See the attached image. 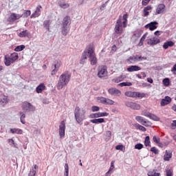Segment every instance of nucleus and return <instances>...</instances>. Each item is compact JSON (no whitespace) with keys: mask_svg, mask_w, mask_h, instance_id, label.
<instances>
[{"mask_svg":"<svg viewBox=\"0 0 176 176\" xmlns=\"http://www.w3.org/2000/svg\"><path fill=\"white\" fill-rule=\"evenodd\" d=\"M99 102H101L102 104H106L107 98H100Z\"/></svg>","mask_w":176,"mask_h":176,"instance_id":"obj_58","label":"nucleus"},{"mask_svg":"<svg viewBox=\"0 0 176 176\" xmlns=\"http://www.w3.org/2000/svg\"><path fill=\"white\" fill-rule=\"evenodd\" d=\"M9 57L14 63H15L16 60H19V54L14 52L12 54H10V55H9Z\"/></svg>","mask_w":176,"mask_h":176,"instance_id":"obj_28","label":"nucleus"},{"mask_svg":"<svg viewBox=\"0 0 176 176\" xmlns=\"http://www.w3.org/2000/svg\"><path fill=\"white\" fill-rule=\"evenodd\" d=\"M14 63L9 56V54H6L4 56V64L6 65V67H10L11 64H13Z\"/></svg>","mask_w":176,"mask_h":176,"instance_id":"obj_17","label":"nucleus"},{"mask_svg":"<svg viewBox=\"0 0 176 176\" xmlns=\"http://www.w3.org/2000/svg\"><path fill=\"white\" fill-rule=\"evenodd\" d=\"M107 105H113L115 104V102L111 99L106 98V103Z\"/></svg>","mask_w":176,"mask_h":176,"instance_id":"obj_48","label":"nucleus"},{"mask_svg":"<svg viewBox=\"0 0 176 176\" xmlns=\"http://www.w3.org/2000/svg\"><path fill=\"white\" fill-rule=\"evenodd\" d=\"M1 102H3V104H8V102H9V99H8L7 96H5L2 100H1Z\"/></svg>","mask_w":176,"mask_h":176,"instance_id":"obj_56","label":"nucleus"},{"mask_svg":"<svg viewBox=\"0 0 176 176\" xmlns=\"http://www.w3.org/2000/svg\"><path fill=\"white\" fill-rule=\"evenodd\" d=\"M124 79H126V76L121 75V76H118V78L113 79V82H114V83H119L120 82H123V80H124Z\"/></svg>","mask_w":176,"mask_h":176,"instance_id":"obj_24","label":"nucleus"},{"mask_svg":"<svg viewBox=\"0 0 176 176\" xmlns=\"http://www.w3.org/2000/svg\"><path fill=\"white\" fill-rule=\"evenodd\" d=\"M41 9H42V6H37L35 12L31 15V18L39 17V16H41Z\"/></svg>","mask_w":176,"mask_h":176,"instance_id":"obj_20","label":"nucleus"},{"mask_svg":"<svg viewBox=\"0 0 176 176\" xmlns=\"http://www.w3.org/2000/svg\"><path fill=\"white\" fill-rule=\"evenodd\" d=\"M72 75L71 72L66 71L60 76L56 85L58 90H61V89L69 83Z\"/></svg>","mask_w":176,"mask_h":176,"instance_id":"obj_1","label":"nucleus"},{"mask_svg":"<svg viewBox=\"0 0 176 176\" xmlns=\"http://www.w3.org/2000/svg\"><path fill=\"white\" fill-rule=\"evenodd\" d=\"M153 142H155V144H159V142H160V138L153 136Z\"/></svg>","mask_w":176,"mask_h":176,"instance_id":"obj_50","label":"nucleus"},{"mask_svg":"<svg viewBox=\"0 0 176 176\" xmlns=\"http://www.w3.org/2000/svg\"><path fill=\"white\" fill-rule=\"evenodd\" d=\"M174 45H175V43L173 42L172 41H167V42L164 43L163 45V47L165 50H167V49H168V47H173V46H174Z\"/></svg>","mask_w":176,"mask_h":176,"instance_id":"obj_25","label":"nucleus"},{"mask_svg":"<svg viewBox=\"0 0 176 176\" xmlns=\"http://www.w3.org/2000/svg\"><path fill=\"white\" fill-rule=\"evenodd\" d=\"M145 116L152 119V120H155V122H159V120H160V118L157 117V116H155V114H146Z\"/></svg>","mask_w":176,"mask_h":176,"instance_id":"obj_30","label":"nucleus"},{"mask_svg":"<svg viewBox=\"0 0 176 176\" xmlns=\"http://www.w3.org/2000/svg\"><path fill=\"white\" fill-rule=\"evenodd\" d=\"M138 127L141 131H146V128H145V126H143L142 125L138 124Z\"/></svg>","mask_w":176,"mask_h":176,"instance_id":"obj_55","label":"nucleus"},{"mask_svg":"<svg viewBox=\"0 0 176 176\" xmlns=\"http://www.w3.org/2000/svg\"><path fill=\"white\" fill-rule=\"evenodd\" d=\"M69 174V168L68 166V164H65V173L64 176H68Z\"/></svg>","mask_w":176,"mask_h":176,"instance_id":"obj_41","label":"nucleus"},{"mask_svg":"<svg viewBox=\"0 0 176 176\" xmlns=\"http://www.w3.org/2000/svg\"><path fill=\"white\" fill-rule=\"evenodd\" d=\"M21 16H22V17H23L24 19L25 17H28V16H31V11L27 10L23 14H21Z\"/></svg>","mask_w":176,"mask_h":176,"instance_id":"obj_45","label":"nucleus"},{"mask_svg":"<svg viewBox=\"0 0 176 176\" xmlns=\"http://www.w3.org/2000/svg\"><path fill=\"white\" fill-rule=\"evenodd\" d=\"M138 97V98H144L145 97V94H141L140 92H135V98Z\"/></svg>","mask_w":176,"mask_h":176,"instance_id":"obj_44","label":"nucleus"},{"mask_svg":"<svg viewBox=\"0 0 176 176\" xmlns=\"http://www.w3.org/2000/svg\"><path fill=\"white\" fill-rule=\"evenodd\" d=\"M157 24H159L157 21H153V22H151L148 24H146L145 26H144V28L146 29H148L150 30V31H155V30H156L157 28Z\"/></svg>","mask_w":176,"mask_h":176,"instance_id":"obj_11","label":"nucleus"},{"mask_svg":"<svg viewBox=\"0 0 176 176\" xmlns=\"http://www.w3.org/2000/svg\"><path fill=\"white\" fill-rule=\"evenodd\" d=\"M128 61H130L131 63H138V55L130 56Z\"/></svg>","mask_w":176,"mask_h":176,"instance_id":"obj_37","label":"nucleus"},{"mask_svg":"<svg viewBox=\"0 0 176 176\" xmlns=\"http://www.w3.org/2000/svg\"><path fill=\"white\" fill-rule=\"evenodd\" d=\"M28 35H30V32L27 30L22 31L18 34L19 38H25V36H28Z\"/></svg>","mask_w":176,"mask_h":176,"instance_id":"obj_34","label":"nucleus"},{"mask_svg":"<svg viewBox=\"0 0 176 176\" xmlns=\"http://www.w3.org/2000/svg\"><path fill=\"white\" fill-rule=\"evenodd\" d=\"M145 60H146V57H144V56H141L138 55V63L139 61H144Z\"/></svg>","mask_w":176,"mask_h":176,"instance_id":"obj_54","label":"nucleus"},{"mask_svg":"<svg viewBox=\"0 0 176 176\" xmlns=\"http://www.w3.org/2000/svg\"><path fill=\"white\" fill-rule=\"evenodd\" d=\"M25 49V45H18L14 49V52H21Z\"/></svg>","mask_w":176,"mask_h":176,"instance_id":"obj_39","label":"nucleus"},{"mask_svg":"<svg viewBox=\"0 0 176 176\" xmlns=\"http://www.w3.org/2000/svg\"><path fill=\"white\" fill-rule=\"evenodd\" d=\"M54 69L51 72L52 76H54V75L58 72V69H60V67H61V60L60 59L56 60L54 62Z\"/></svg>","mask_w":176,"mask_h":176,"instance_id":"obj_7","label":"nucleus"},{"mask_svg":"<svg viewBox=\"0 0 176 176\" xmlns=\"http://www.w3.org/2000/svg\"><path fill=\"white\" fill-rule=\"evenodd\" d=\"M144 146H151V138L149 136H146L145 138Z\"/></svg>","mask_w":176,"mask_h":176,"instance_id":"obj_38","label":"nucleus"},{"mask_svg":"<svg viewBox=\"0 0 176 176\" xmlns=\"http://www.w3.org/2000/svg\"><path fill=\"white\" fill-rule=\"evenodd\" d=\"M23 111L25 112H34L35 111V106L32 105L31 103L28 102H25L23 104Z\"/></svg>","mask_w":176,"mask_h":176,"instance_id":"obj_6","label":"nucleus"},{"mask_svg":"<svg viewBox=\"0 0 176 176\" xmlns=\"http://www.w3.org/2000/svg\"><path fill=\"white\" fill-rule=\"evenodd\" d=\"M59 135L60 138H63L65 135V122L61 121L60 125H59Z\"/></svg>","mask_w":176,"mask_h":176,"instance_id":"obj_10","label":"nucleus"},{"mask_svg":"<svg viewBox=\"0 0 176 176\" xmlns=\"http://www.w3.org/2000/svg\"><path fill=\"white\" fill-rule=\"evenodd\" d=\"M108 91H109V94H111V96H120V94H122V92L120 91V90L113 87L109 89Z\"/></svg>","mask_w":176,"mask_h":176,"instance_id":"obj_15","label":"nucleus"},{"mask_svg":"<svg viewBox=\"0 0 176 176\" xmlns=\"http://www.w3.org/2000/svg\"><path fill=\"white\" fill-rule=\"evenodd\" d=\"M108 115H109V113H107V112H104V113H91L90 115V118L91 119H94V118H104V116H108Z\"/></svg>","mask_w":176,"mask_h":176,"instance_id":"obj_14","label":"nucleus"},{"mask_svg":"<svg viewBox=\"0 0 176 176\" xmlns=\"http://www.w3.org/2000/svg\"><path fill=\"white\" fill-rule=\"evenodd\" d=\"M87 52L91 65H96V64H97V58L96 57V53H94V47H93V45H89L88 46Z\"/></svg>","mask_w":176,"mask_h":176,"instance_id":"obj_3","label":"nucleus"},{"mask_svg":"<svg viewBox=\"0 0 176 176\" xmlns=\"http://www.w3.org/2000/svg\"><path fill=\"white\" fill-rule=\"evenodd\" d=\"M163 83L164 85V86H169L170 85V78H164L163 80Z\"/></svg>","mask_w":176,"mask_h":176,"instance_id":"obj_47","label":"nucleus"},{"mask_svg":"<svg viewBox=\"0 0 176 176\" xmlns=\"http://www.w3.org/2000/svg\"><path fill=\"white\" fill-rule=\"evenodd\" d=\"M148 176H160V173H157L156 170H153V171H150L148 173Z\"/></svg>","mask_w":176,"mask_h":176,"instance_id":"obj_42","label":"nucleus"},{"mask_svg":"<svg viewBox=\"0 0 176 176\" xmlns=\"http://www.w3.org/2000/svg\"><path fill=\"white\" fill-rule=\"evenodd\" d=\"M91 111L92 112H98V111H100V107L98 106H93L91 107Z\"/></svg>","mask_w":176,"mask_h":176,"instance_id":"obj_51","label":"nucleus"},{"mask_svg":"<svg viewBox=\"0 0 176 176\" xmlns=\"http://www.w3.org/2000/svg\"><path fill=\"white\" fill-rule=\"evenodd\" d=\"M172 157H173V153H171V151H170L166 150V153L164 156V160H165V162H168Z\"/></svg>","mask_w":176,"mask_h":176,"instance_id":"obj_23","label":"nucleus"},{"mask_svg":"<svg viewBox=\"0 0 176 176\" xmlns=\"http://www.w3.org/2000/svg\"><path fill=\"white\" fill-rule=\"evenodd\" d=\"M148 36V33L144 34L142 38H140V43L142 44V42H144L145 41V39L146 38V36Z\"/></svg>","mask_w":176,"mask_h":176,"instance_id":"obj_52","label":"nucleus"},{"mask_svg":"<svg viewBox=\"0 0 176 176\" xmlns=\"http://www.w3.org/2000/svg\"><path fill=\"white\" fill-rule=\"evenodd\" d=\"M149 2H151V0H142V5L143 6H146V5H148V3H149Z\"/></svg>","mask_w":176,"mask_h":176,"instance_id":"obj_62","label":"nucleus"},{"mask_svg":"<svg viewBox=\"0 0 176 176\" xmlns=\"http://www.w3.org/2000/svg\"><path fill=\"white\" fill-rule=\"evenodd\" d=\"M166 176H173V172L170 169L166 170Z\"/></svg>","mask_w":176,"mask_h":176,"instance_id":"obj_60","label":"nucleus"},{"mask_svg":"<svg viewBox=\"0 0 176 176\" xmlns=\"http://www.w3.org/2000/svg\"><path fill=\"white\" fill-rule=\"evenodd\" d=\"M109 0L107 1L104 4L100 7V10H104V8H107V5H108Z\"/></svg>","mask_w":176,"mask_h":176,"instance_id":"obj_59","label":"nucleus"},{"mask_svg":"<svg viewBox=\"0 0 176 176\" xmlns=\"http://www.w3.org/2000/svg\"><path fill=\"white\" fill-rule=\"evenodd\" d=\"M91 123H94L95 124H98L100 123H104L105 120L104 118H98L90 120Z\"/></svg>","mask_w":176,"mask_h":176,"instance_id":"obj_33","label":"nucleus"},{"mask_svg":"<svg viewBox=\"0 0 176 176\" xmlns=\"http://www.w3.org/2000/svg\"><path fill=\"white\" fill-rule=\"evenodd\" d=\"M150 151L153 152V153H155V155L159 154V150L155 146L152 147Z\"/></svg>","mask_w":176,"mask_h":176,"instance_id":"obj_49","label":"nucleus"},{"mask_svg":"<svg viewBox=\"0 0 176 176\" xmlns=\"http://www.w3.org/2000/svg\"><path fill=\"white\" fill-rule=\"evenodd\" d=\"M172 101V99L170 96H165L164 98L161 100L160 105L161 107H166V105H168Z\"/></svg>","mask_w":176,"mask_h":176,"instance_id":"obj_13","label":"nucleus"},{"mask_svg":"<svg viewBox=\"0 0 176 176\" xmlns=\"http://www.w3.org/2000/svg\"><path fill=\"white\" fill-rule=\"evenodd\" d=\"M158 144V146H160V148H163V146H167V145H168V144L166 143H161L160 142H159V143H157Z\"/></svg>","mask_w":176,"mask_h":176,"instance_id":"obj_61","label":"nucleus"},{"mask_svg":"<svg viewBox=\"0 0 176 176\" xmlns=\"http://www.w3.org/2000/svg\"><path fill=\"white\" fill-rule=\"evenodd\" d=\"M132 85H133V83L129 82H123L118 85V86H120L121 87H123L124 86H132Z\"/></svg>","mask_w":176,"mask_h":176,"instance_id":"obj_43","label":"nucleus"},{"mask_svg":"<svg viewBox=\"0 0 176 176\" xmlns=\"http://www.w3.org/2000/svg\"><path fill=\"white\" fill-rule=\"evenodd\" d=\"M166 9V6L164 4H159L156 9L157 14H160L164 12Z\"/></svg>","mask_w":176,"mask_h":176,"instance_id":"obj_22","label":"nucleus"},{"mask_svg":"<svg viewBox=\"0 0 176 176\" xmlns=\"http://www.w3.org/2000/svg\"><path fill=\"white\" fill-rule=\"evenodd\" d=\"M98 76L100 79L105 78L108 75V71H107V66H100L98 69Z\"/></svg>","mask_w":176,"mask_h":176,"instance_id":"obj_4","label":"nucleus"},{"mask_svg":"<svg viewBox=\"0 0 176 176\" xmlns=\"http://www.w3.org/2000/svg\"><path fill=\"white\" fill-rule=\"evenodd\" d=\"M20 120L22 124H25V115L23 112H20Z\"/></svg>","mask_w":176,"mask_h":176,"instance_id":"obj_40","label":"nucleus"},{"mask_svg":"<svg viewBox=\"0 0 176 176\" xmlns=\"http://www.w3.org/2000/svg\"><path fill=\"white\" fill-rule=\"evenodd\" d=\"M87 50H89V47H87L83 52L80 58V64H85V63H86V60H87V57H89V52H87Z\"/></svg>","mask_w":176,"mask_h":176,"instance_id":"obj_12","label":"nucleus"},{"mask_svg":"<svg viewBox=\"0 0 176 176\" xmlns=\"http://www.w3.org/2000/svg\"><path fill=\"white\" fill-rule=\"evenodd\" d=\"M125 105L128 108H131V109H133L134 111H140V109H141V106L140 104H137L135 102H126Z\"/></svg>","mask_w":176,"mask_h":176,"instance_id":"obj_8","label":"nucleus"},{"mask_svg":"<svg viewBox=\"0 0 176 176\" xmlns=\"http://www.w3.org/2000/svg\"><path fill=\"white\" fill-rule=\"evenodd\" d=\"M151 9H152V6H147L146 7H145L144 8V10L146 11L151 10Z\"/></svg>","mask_w":176,"mask_h":176,"instance_id":"obj_63","label":"nucleus"},{"mask_svg":"<svg viewBox=\"0 0 176 176\" xmlns=\"http://www.w3.org/2000/svg\"><path fill=\"white\" fill-rule=\"evenodd\" d=\"M124 95L126 97H132L133 98H135V92L134 91H128L125 92Z\"/></svg>","mask_w":176,"mask_h":176,"instance_id":"obj_36","label":"nucleus"},{"mask_svg":"<svg viewBox=\"0 0 176 176\" xmlns=\"http://www.w3.org/2000/svg\"><path fill=\"white\" fill-rule=\"evenodd\" d=\"M143 12L144 17H147V16H149V12L148 11L144 10Z\"/></svg>","mask_w":176,"mask_h":176,"instance_id":"obj_64","label":"nucleus"},{"mask_svg":"<svg viewBox=\"0 0 176 176\" xmlns=\"http://www.w3.org/2000/svg\"><path fill=\"white\" fill-rule=\"evenodd\" d=\"M10 131L12 134H23V130L20 129H10Z\"/></svg>","mask_w":176,"mask_h":176,"instance_id":"obj_35","label":"nucleus"},{"mask_svg":"<svg viewBox=\"0 0 176 176\" xmlns=\"http://www.w3.org/2000/svg\"><path fill=\"white\" fill-rule=\"evenodd\" d=\"M61 32L64 36H67L68 32H69V26H62Z\"/></svg>","mask_w":176,"mask_h":176,"instance_id":"obj_26","label":"nucleus"},{"mask_svg":"<svg viewBox=\"0 0 176 176\" xmlns=\"http://www.w3.org/2000/svg\"><path fill=\"white\" fill-rule=\"evenodd\" d=\"M21 17H23V15H21L20 14L12 13L8 17V21L9 23H14V21H16V20H19V19H21Z\"/></svg>","mask_w":176,"mask_h":176,"instance_id":"obj_9","label":"nucleus"},{"mask_svg":"<svg viewBox=\"0 0 176 176\" xmlns=\"http://www.w3.org/2000/svg\"><path fill=\"white\" fill-rule=\"evenodd\" d=\"M74 118L78 123V124H80L82 121H84L86 119V110L84 109H82L80 111V107H76L74 110Z\"/></svg>","mask_w":176,"mask_h":176,"instance_id":"obj_2","label":"nucleus"},{"mask_svg":"<svg viewBox=\"0 0 176 176\" xmlns=\"http://www.w3.org/2000/svg\"><path fill=\"white\" fill-rule=\"evenodd\" d=\"M142 148H144V144L141 143H138L135 145V149H138V151L142 149Z\"/></svg>","mask_w":176,"mask_h":176,"instance_id":"obj_46","label":"nucleus"},{"mask_svg":"<svg viewBox=\"0 0 176 176\" xmlns=\"http://www.w3.org/2000/svg\"><path fill=\"white\" fill-rule=\"evenodd\" d=\"M36 170H38V166L36 164H34V167L30 170L28 175L35 176V174H36Z\"/></svg>","mask_w":176,"mask_h":176,"instance_id":"obj_27","label":"nucleus"},{"mask_svg":"<svg viewBox=\"0 0 176 176\" xmlns=\"http://www.w3.org/2000/svg\"><path fill=\"white\" fill-rule=\"evenodd\" d=\"M50 24H52V22L50 21V20H45L44 21L43 25L44 28H45V30H47V31H50Z\"/></svg>","mask_w":176,"mask_h":176,"instance_id":"obj_29","label":"nucleus"},{"mask_svg":"<svg viewBox=\"0 0 176 176\" xmlns=\"http://www.w3.org/2000/svg\"><path fill=\"white\" fill-rule=\"evenodd\" d=\"M126 71H128V72H134L137 71H141V67H140L138 65H131L126 69Z\"/></svg>","mask_w":176,"mask_h":176,"instance_id":"obj_21","label":"nucleus"},{"mask_svg":"<svg viewBox=\"0 0 176 176\" xmlns=\"http://www.w3.org/2000/svg\"><path fill=\"white\" fill-rule=\"evenodd\" d=\"M46 89V87L45 86V84L41 83L36 88V93H42L43 90H45Z\"/></svg>","mask_w":176,"mask_h":176,"instance_id":"obj_31","label":"nucleus"},{"mask_svg":"<svg viewBox=\"0 0 176 176\" xmlns=\"http://www.w3.org/2000/svg\"><path fill=\"white\" fill-rule=\"evenodd\" d=\"M148 45H151L153 46L154 45H157V43H160V39L157 37H153V38H149L147 40Z\"/></svg>","mask_w":176,"mask_h":176,"instance_id":"obj_16","label":"nucleus"},{"mask_svg":"<svg viewBox=\"0 0 176 176\" xmlns=\"http://www.w3.org/2000/svg\"><path fill=\"white\" fill-rule=\"evenodd\" d=\"M116 34L120 35L123 32V25H122V18H119L116 23L114 28Z\"/></svg>","mask_w":176,"mask_h":176,"instance_id":"obj_5","label":"nucleus"},{"mask_svg":"<svg viewBox=\"0 0 176 176\" xmlns=\"http://www.w3.org/2000/svg\"><path fill=\"white\" fill-rule=\"evenodd\" d=\"M123 148H124V146L122 145V144H119V145H117V146H116V149L117 151H123Z\"/></svg>","mask_w":176,"mask_h":176,"instance_id":"obj_57","label":"nucleus"},{"mask_svg":"<svg viewBox=\"0 0 176 176\" xmlns=\"http://www.w3.org/2000/svg\"><path fill=\"white\" fill-rule=\"evenodd\" d=\"M111 135H112V132H111V131H106V136L107 137V140H111Z\"/></svg>","mask_w":176,"mask_h":176,"instance_id":"obj_53","label":"nucleus"},{"mask_svg":"<svg viewBox=\"0 0 176 176\" xmlns=\"http://www.w3.org/2000/svg\"><path fill=\"white\" fill-rule=\"evenodd\" d=\"M135 120H137V122H138V123H140L143 126H146V124L148 122L146 119H145V118H144V117L140 116H138L135 117Z\"/></svg>","mask_w":176,"mask_h":176,"instance_id":"obj_19","label":"nucleus"},{"mask_svg":"<svg viewBox=\"0 0 176 176\" xmlns=\"http://www.w3.org/2000/svg\"><path fill=\"white\" fill-rule=\"evenodd\" d=\"M70 25H71V17H69V16H66L63 19L62 26H63V27H69Z\"/></svg>","mask_w":176,"mask_h":176,"instance_id":"obj_18","label":"nucleus"},{"mask_svg":"<svg viewBox=\"0 0 176 176\" xmlns=\"http://www.w3.org/2000/svg\"><path fill=\"white\" fill-rule=\"evenodd\" d=\"M58 5L62 9H68L69 4L68 3H65L64 1H60L58 2Z\"/></svg>","mask_w":176,"mask_h":176,"instance_id":"obj_32","label":"nucleus"}]
</instances>
